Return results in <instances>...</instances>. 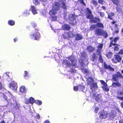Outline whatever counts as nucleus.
I'll return each mask as SVG.
<instances>
[{
  "mask_svg": "<svg viewBox=\"0 0 123 123\" xmlns=\"http://www.w3.org/2000/svg\"><path fill=\"white\" fill-rule=\"evenodd\" d=\"M118 77L116 74L113 75L112 78V79L114 81H117L118 80Z\"/></svg>",
  "mask_w": 123,
  "mask_h": 123,
  "instance_id": "nucleus-30",
  "label": "nucleus"
},
{
  "mask_svg": "<svg viewBox=\"0 0 123 123\" xmlns=\"http://www.w3.org/2000/svg\"><path fill=\"white\" fill-rule=\"evenodd\" d=\"M59 1L60 3L62 4L63 8L65 9L66 8V6L65 5L64 3V0H59Z\"/></svg>",
  "mask_w": 123,
  "mask_h": 123,
  "instance_id": "nucleus-27",
  "label": "nucleus"
},
{
  "mask_svg": "<svg viewBox=\"0 0 123 123\" xmlns=\"http://www.w3.org/2000/svg\"><path fill=\"white\" fill-rule=\"evenodd\" d=\"M97 26L96 25H92L90 27V29L91 30H93L95 29L97 27Z\"/></svg>",
  "mask_w": 123,
  "mask_h": 123,
  "instance_id": "nucleus-41",
  "label": "nucleus"
},
{
  "mask_svg": "<svg viewBox=\"0 0 123 123\" xmlns=\"http://www.w3.org/2000/svg\"><path fill=\"white\" fill-rule=\"evenodd\" d=\"M99 110V108L97 107H96L94 110V112L95 113H97Z\"/></svg>",
  "mask_w": 123,
  "mask_h": 123,
  "instance_id": "nucleus-54",
  "label": "nucleus"
},
{
  "mask_svg": "<svg viewBox=\"0 0 123 123\" xmlns=\"http://www.w3.org/2000/svg\"><path fill=\"white\" fill-rule=\"evenodd\" d=\"M108 115L106 111H102L99 114V117L102 119L106 118L108 117Z\"/></svg>",
  "mask_w": 123,
  "mask_h": 123,
  "instance_id": "nucleus-7",
  "label": "nucleus"
},
{
  "mask_svg": "<svg viewBox=\"0 0 123 123\" xmlns=\"http://www.w3.org/2000/svg\"><path fill=\"white\" fill-rule=\"evenodd\" d=\"M119 123H123V120H121L119 121Z\"/></svg>",
  "mask_w": 123,
  "mask_h": 123,
  "instance_id": "nucleus-64",
  "label": "nucleus"
},
{
  "mask_svg": "<svg viewBox=\"0 0 123 123\" xmlns=\"http://www.w3.org/2000/svg\"><path fill=\"white\" fill-rule=\"evenodd\" d=\"M87 60L84 62L83 60H79V62H80L81 63L83 67L86 66L87 65V63H88V62L87 61Z\"/></svg>",
  "mask_w": 123,
  "mask_h": 123,
  "instance_id": "nucleus-23",
  "label": "nucleus"
},
{
  "mask_svg": "<svg viewBox=\"0 0 123 123\" xmlns=\"http://www.w3.org/2000/svg\"><path fill=\"white\" fill-rule=\"evenodd\" d=\"M35 103L38 105H41L42 104V102L40 100H37L35 101Z\"/></svg>",
  "mask_w": 123,
  "mask_h": 123,
  "instance_id": "nucleus-36",
  "label": "nucleus"
},
{
  "mask_svg": "<svg viewBox=\"0 0 123 123\" xmlns=\"http://www.w3.org/2000/svg\"><path fill=\"white\" fill-rule=\"evenodd\" d=\"M42 13L43 16H45L46 14V12L45 10H43L42 11Z\"/></svg>",
  "mask_w": 123,
  "mask_h": 123,
  "instance_id": "nucleus-52",
  "label": "nucleus"
},
{
  "mask_svg": "<svg viewBox=\"0 0 123 123\" xmlns=\"http://www.w3.org/2000/svg\"><path fill=\"white\" fill-rule=\"evenodd\" d=\"M93 98H95L96 101L98 102H99L101 101V96L100 95H96V94H93Z\"/></svg>",
  "mask_w": 123,
  "mask_h": 123,
  "instance_id": "nucleus-14",
  "label": "nucleus"
},
{
  "mask_svg": "<svg viewBox=\"0 0 123 123\" xmlns=\"http://www.w3.org/2000/svg\"><path fill=\"white\" fill-rule=\"evenodd\" d=\"M80 3L82 4H83L84 5H85V4L83 0H81L80 1Z\"/></svg>",
  "mask_w": 123,
  "mask_h": 123,
  "instance_id": "nucleus-61",
  "label": "nucleus"
},
{
  "mask_svg": "<svg viewBox=\"0 0 123 123\" xmlns=\"http://www.w3.org/2000/svg\"><path fill=\"white\" fill-rule=\"evenodd\" d=\"M33 3L36 5H37L40 4V2L38 0H33Z\"/></svg>",
  "mask_w": 123,
  "mask_h": 123,
  "instance_id": "nucleus-37",
  "label": "nucleus"
},
{
  "mask_svg": "<svg viewBox=\"0 0 123 123\" xmlns=\"http://www.w3.org/2000/svg\"><path fill=\"white\" fill-rule=\"evenodd\" d=\"M118 98L121 100H123V97H118Z\"/></svg>",
  "mask_w": 123,
  "mask_h": 123,
  "instance_id": "nucleus-60",
  "label": "nucleus"
},
{
  "mask_svg": "<svg viewBox=\"0 0 123 123\" xmlns=\"http://www.w3.org/2000/svg\"><path fill=\"white\" fill-rule=\"evenodd\" d=\"M100 82L101 84L103 85L102 88L103 89L106 91H109V89L106 83L103 80H100Z\"/></svg>",
  "mask_w": 123,
  "mask_h": 123,
  "instance_id": "nucleus-10",
  "label": "nucleus"
},
{
  "mask_svg": "<svg viewBox=\"0 0 123 123\" xmlns=\"http://www.w3.org/2000/svg\"><path fill=\"white\" fill-rule=\"evenodd\" d=\"M24 75L25 78L26 79H27L29 76V75L28 74V72L26 71H25Z\"/></svg>",
  "mask_w": 123,
  "mask_h": 123,
  "instance_id": "nucleus-33",
  "label": "nucleus"
},
{
  "mask_svg": "<svg viewBox=\"0 0 123 123\" xmlns=\"http://www.w3.org/2000/svg\"><path fill=\"white\" fill-rule=\"evenodd\" d=\"M30 37L34 40H37L40 37L39 33L36 31L33 32L30 35Z\"/></svg>",
  "mask_w": 123,
  "mask_h": 123,
  "instance_id": "nucleus-6",
  "label": "nucleus"
},
{
  "mask_svg": "<svg viewBox=\"0 0 123 123\" xmlns=\"http://www.w3.org/2000/svg\"><path fill=\"white\" fill-rule=\"evenodd\" d=\"M35 102L34 99L32 97H31L29 99H25V103L27 104H28L30 103L32 104Z\"/></svg>",
  "mask_w": 123,
  "mask_h": 123,
  "instance_id": "nucleus-12",
  "label": "nucleus"
},
{
  "mask_svg": "<svg viewBox=\"0 0 123 123\" xmlns=\"http://www.w3.org/2000/svg\"><path fill=\"white\" fill-rule=\"evenodd\" d=\"M79 90H81L82 91L84 90L85 88V87L83 86L79 85L78 86Z\"/></svg>",
  "mask_w": 123,
  "mask_h": 123,
  "instance_id": "nucleus-32",
  "label": "nucleus"
},
{
  "mask_svg": "<svg viewBox=\"0 0 123 123\" xmlns=\"http://www.w3.org/2000/svg\"><path fill=\"white\" fill-rule=\"evenodd\" d=\"M104 67L105 68L109 69L112 71H114V69L112 68H111L110 65H107L106 63H104Z\"/></svg>",
  "mask_w": 123,
  "mask_h": 123,
  "instance_id": "nucleus-24",
  "label": "nucleus"
},
{
  "mask_svg": "<svg viewBox=\"0 0 123 123\" xmlns=\"http://www.w3.org/2000/svg\"><path fill=\"white\" fill-rule=\"evenodd\" d=\"M30 10L29 9H25L24 12V14L25 15H29L30 13Z\"/></svg>",
  "mask_w": 123,
  "mask_h": 123,
  "instance_id": "nucleus-28",
  "label": "nucleus"
},
{
  "mask_svg": "<svg viewBox=\"0 0 123 123\" xmlns=\"http://www.w3.org/2000/svg\"><path fill=\"white\" fill-rule=\"evenodd\" d=\"M10 74V73L9 72H7L5 74V75H7L8 78L9 77V74Z\"/></svg>",
  "mask_w": 123,
  "mask_h": 123,
  "instance_id": "nucleus-58",
  "label": "nucleus"
},
{
  "mask_svg": "<svg viewBox=\"0 0 123 123\" xmlns=\"http://www.w3.org/2000/svg\"><path fill=\"white\" fill-rule=\"evenodd\" d=\"M121 60V57L118 55H115L114 57L112 59L113 62L115 63H117V62H119Z\"/></svg>",
  "mask_w": 123,
  "mask_h": 123,
  "instance_id": "nucleus-9",
  "label": "nucleus"
},
{
  "mask_svg": "<svg viewBox=\"0 0 123 123\" xmlns=\"http://www.w3.org/2000/svg\"><path fill=\"white\" fill-rule=\"evenodd\" d=\"M30 9L33 14H35L37 13V10L35 6H31Z\"/></svg>",
  "mask_w": 123,
  "mask_h": 123,
  "instance_id": "nucleus-17",
  "label": "nucleus"
},
{
  "mask_svg": "<svg viewBox=\"0 0 123 123\" xmlns=\"http://www.w3.org/2000/svg\"><path fill=\"white\" fill-rule=\"evenodd\" d=\"M95 19L97 21H100V19L96 17L95 18Z\"/></svg>",
  "mask_w": 123,
  "mask_h": 123,
  "instance_id": "nucleus-57",
  "label": "nucleus"
},
{
  "mask_svg": "<svg viewBox=\"0 0 123 123\" xmlns=\"http://www.w3.org/2000/svg\"><path fill=\"white\" fill-rule=\"evenodd\" d=\"M103 46V44H99L98 46V49L97 50V54L98 55H99V60L101 62H102L103 61L101 55V49L102 48Z\"/></svg>",
  "mask_w": 123,
  "mask_h": 123,
  "instance_id": "nucleus-3",
  "label": "nucleus"
},
{
  "mask_svg": "<svg viewBox=\"0 0 123 123\" xmlns=\"http://www.w3.org/2000/svg\"><path fill=\"white\" fill-rule=\"evenodd\" d=\"M82 72L85 74H88L89 73L88 71V70L84 68H82Z\"/></svg>",
  "mask_w": 123,
  "mask_h": 123,
  "instance_id": "nucleus-39",
  "label": "nucleus"
},
{
  "mask_svg": "<svg viewBox=\"0 0 123 123\" xmlns=\"http://www.w3.org/2000/svg\"><path fill=\"white\" fill-rule=\"evenodd\" d=\"M19 91L21 93H25L26 92V90L24 86H21L20 88Z\"/></svg>",
  "mask_w": 123,
  "mask_h": 123,
  "instance_id": "nucleus-19",
  "label": "nucleus"
},
{
  "mask_svg": "<svg viewBox=\"0 0 123 123\" xmlns=\"http://www.w3.org/2000/svg\"><path fill=\"white\" fill-rule=\"evenodd\" d=\"M10 94V96L12 98L10 99L11 103H13L12 101H13V104H12V105L14 107L15 109H18L20 107V105L16 101H14L13 99V98L12 97V94L10 92H8Z\"/></svg>",
  "mask_w": 123,
  "mask_h": 123,
  "instance_id": "nucleus-4",
  "label": "nucleus"
},
{
  "mask_svg": "<svg viewBox=\"0 0 123 123\" xmlns=\"http://www.w3.org/2000/svg\"><path fill=\"white\" fill-rule=\"evenodd\" d=\"M35 115V116L34 117L35 118L38 119H39L40 118V116L37 113H36Z\"/></svg>",
  "mask_w": 123,
  "mask_h": 123,
  "instance_id": "nucleus-48",
  "label": "nucleus"
},
{
  "mask_svg": "<svg viewBox=\"0 0 123 123\" xmlns=\"http://www.w3.org/2000/svg\"><path fill=\"white\" fill-rule=\"evenodd\" d=\"M68 59L71 62V63L68 60H63L62 63L63 65L67 67H69L71 66H76V60L75 59V57L73 56H71L68 57Z\"/></svg>",
  "mask_w": 123,
  "mask_h": 123,
  "instance_id": "nucleus-1",
  "label": "nucleus"
},
{
  "mask_svg": "<svg viewBox=\"0 0 123 123\" xmlns=\"http://www.w3.org/2000/svg\"><path fill=\"white\" fill-rule=\"evenodd\" d=\"M119 48L117 45L115 46L114 48V50L115 51H117L118 50Z\"/></svg>",
  "mask_w": 123,
  "mask_h": 123,
  "instance_id": "nucleus-47",
  "label": "nucleus"
},
{
  "mask_svg": "<svg viewBox=\"0 0 123 123\" xmlns=\"http://www.w3.org/2000/svg\"><path fill=\"white\" fill-rule=\"evenodd\" d=\"M112 53L111 52H109L107 53L106 55V56L109 58H111L112 55Z\"/></svg>",
  "mask_w": 123,
  "mask_h": 123,
  "instance_id": "nucleus-35",
  "label": "nucleus"
},
{
  "mask_svg": "<svg viewBox=\"0 0 123 123\" xmlns=\"http://www.w3.org/2000/svg\"><path fill=\"white\" fill-rule=\"evenodd\" d=\"M2 88V86L1 83L0 82V90H1Z\"/></svg>",
  "mask_w": 123,
  "mask_h": 123,
  "instance_id": "nucleus-59",
  "label": "nucleus"
},
{
  "mask_svg": "<svg viewBox=\"0 0 123 123\" xmlns=\"http://www.w3.org/2000/svg\"><path fill=\"white\" fill-rule=\"evenodd\" d=\"M68 14V17H67V13H65L64 14V17L65 19H68L71 21H73L75 20V16L74 14Z\"/></svg>",
  "mask_w": 123,
  "mask_h": 123,
  "instance_id": "nucleus-5",
  "label": "nucleus"
},
{
  "mask_svg": "<svg viewBox=\"0 0 123 123\" xmlns=\"http://www.w3.org/2000/svg\"><path fill=\"white\" fill-rule=\"evenodd\" d=\"M98 2L99 3L102 4L104 1L103 0H98Z\"/></svg>",
  "mask_w": 123,
  "mask_h": 123,
  "instance_id": "nucleus-55",
  "label": "nucleus"
},
{
  "mask_svg": "<svg viewBox=\"0 0 123 123\" xmlns=\"http://www.w3.org/2000/svg\"><path fill=\"white\" fill-rule=\"evenodd\" d=\"M81 55L82 57L86 58V53L85 51H83L81 53Z\"/></svg>",
  "mask_w": 123,
  "mask_h": 123,
  "instance_id": "nucleus-38",
  "label": "nucleus"
},
{
  "mask_svg": "<svg viewBox=\"0 0 123 123\" xmlns=\"http://www.w3.org/2000/svg\"><path fill=\"white\" fill-rule=\"evenodd\" d=\"M87 9L88 10L89 13L87 14L86 17L88 19L92 18L93 16L92 15V12L89 9L87 8Z\"/></svg>",
  "mask_w": 123,
  "mask_h": 123,
  "instance_id": "nucleus-21",
  "label": "nucleus"
},
{
  "mask_svg": "<svg viewBox=\"0 0 123 123\" xmlns=\"http://www.w3.org/2000/svg\"><path fill=\"white\" fill-rule=\"evenodd\" d=\"M8 24L11 25H14L15 22L12 20H9L8 21Z\"/></svg>",
  "mask_w": 123,
  "mask_h": 123,
  "instance_id": "nucleus-34",
  "label": "nucleus"
},
{
  "mask_svg": "<svg viewBox=\"0 0 123 123\" xmlns=\"http://www.w3.org/2000/svg\"><path fill=\"white\" fill-rule=\"evenodd\" d=\"M87 50L89 52H92L94 50V48L90 46H89L87 47Z\"/></svg>",
  "mask_w": 123,
  "mask_h": 123,
  "instance_id": "nucleus-29",
  "label": "nucleus"
},
{
  "mask_svg": "<svg viewBox=\"0 0 123 123\" xmlns=\"http://www.w3.org/2000/svg\"><path fill=\"white\" fill-rule=\"evenodd\" d=\"M91 2H92L93 5L95 6H96L97 5V1L95 0H92Z\"/></svg>",
  "mask_w": 123,
  "mask_h": 123,
  "instance_id": "nucleus-45",
  "label": "nucleus"
},
{
  "mask_svg": "<svg viewBox=\"0 0 123 123\" xmlns=\"http://www.w3.org/2000/svg\"><path fill=\"white\" fill-rule=\"evenodd\" d=\"M9 87L12 90L16 91L17 87V83L14 81L12 82L9 84Z\"/></svg>",
  "mask_w": 123,
  "mask_h": 123,
  "instance_id": "nucleus-8",
  "label": "nucleus"
},
{
  "mask_svg": "<svg viewBox=\"0 0 123 123\" xmlns=\"http://www.w3.org/2000/svg\"><path fill=\"white\" fill-rule=\"evenodd\" d=\"M52 19L51 20L52 21H55L57 19V17L55 16H53L51 17Z\"/></svg>",
  "mask_w": 123,
  "mask_h": 123,
  "instance_id": "nucleus-44",
  "label": "nucleus"
},
{
  "mask_svg": "<svg viewBox=\"0 0 123 123\" xmlns=\"http://www.w3.org/2000/svg\"><path fill=\"white\" fill-rule=\"evenodd\" d=\"M103 30L101 29L98 28L95 29V34L98 35H102Z\"/></svg>",
  "mask_w": 123,
  "mask_h": 123,
  "instance_id": "nucleus-15",
  "label": "nucleus"
},
{
  "mask_svg": "<svg viewBox=\"0 0 123 123\" xmlns=\"http://www.w3.org/2000/svg\"><path fill=\"white\" fill-rule=\"evenodd\" d=\"M118 77L119 78H123V76L122 75H121L120 72H117V74H116Z\"/></svg>",
  "mask_w": 123,
  "mask_h": 123,
  "instance_id": "nucleus-42",
  "label": "nucleus"
},
{
  "mask_svg": "<svg viewBox=\"0 0 123 123\" xmlns=\"http://www.w3.org/2000/svg\"><path fill=\"white\" fill-rule=\"evenodd\" d=\"M70 71L72 73H75L76 72V70L74 68H71Z\"/></svg>",
  "mask_w": 123,
  "mask_h": 123,
  "instance_id": "nucleus-50",
  "label": "nucleus"
},
{
  "mask_svg": "<svg viewBox=\"0 0 123 123\" xmlns=\"http://www.w3.org/2000/svg\"><path fill=\"white\" fill-rule=\"evenodd\" d=\"M97 26L100 28H103L104 26L103 24L101 22L98 23L96 24Z\"/></svg>",
  "mask_w": 123,
  "mask_h": 123,
  "instance_id": "nucleus-31",
  "label": "nucleus"
},
{
  "mask_svg": "<svg viewBox=\"0 0 123 123\" xmlns=\"http://www.w3.org/2000/svg\"><path fill=\"white\" fill-rule=\"evenodd\" d=\"M75 33L73 31H69L68 33V37L73 38L75 36Z\"/></svg>",
  "mask_w": 123,
  "mask_h": 123,
  "instance_id": "nucleus-16",
  "label": "nucleus"
},
{
  "mask_svg": "<svg viewBox=\"0 0 123 123\" xmlns=\"http://www.w3.org/2000/svg\"><path fill=\"white\" fill-rule=\"evenodd\" d=\"M74 91H77L79 89L78 86H75L74 87Z\"/></svg>",
  "mask_w": 123,
  "mask_h": 123,
  "instance_id": "nucleus-53",
  "label": "nucleus"
},
{
  "mask_svg": "<svg viewBox=\"0 0 123 123\" xmlns=\"http://www.w3.org/2000/svg\"><path fill=\"white\" fill-rule=\"evenodd\" d=\"M44 123H50V122L48 120L45 121Z\"/></svg>",
  "mask_w": 123,
  "mask_h": 123,
  "instance_id": "nucleus-62",
  "label": "nucleus"
},
{
  "mask_svg": "<svg viewBox=\"0 0 123 123\" xmlns=\"http://www.w3.org/2000/svg\"><path fill=\"white\" fill-rule=\"evenodd\" d=\"M57 11H56L55 10H53L52 9V10L49 12V14L51 16H54L57 13Z\"/></svg>",
  "mask_w": 123,
  "mask_h": 123,
  "instance_id": "nucleus-26",
  "label": "nucleus"
},
{
  "mask_svg": "<svg viewBox=\"0 0 123 123\" xmlns=\"http://www.w3.org/2000/svg\"><path fill=\"white\" fill-rule=\"evenodd\" d=\"M75 40H78L82 39L83 37L80 34L77 33L75 34Z\"/></svg>",
  "mask_w": 123,
  "mask_h": 123,
  "instance_id": "nucleus-18",
  "label": "nucleus"
},
{
  "mask_svg": "<svg viewBox=\"0 0 123 123\" xmlns=\"http://www.w3.org/2000/svg\"><path fill=\"white\" fill-rule=\"evenodd\" d=\"M98 13L100 14L101 16L104 17V12H98Z\"/></svg>",
  "mask_w": 123,
  "mask_h": 123,
  "instance_id": "nucleus-51",
  "label": "nucleus"
},
{
  "mask_svg": "<svg viewBox=\"0 0 123 123\" xmlns=\"http://www.w3.org/2000/svg\"><path fill=\"white\" fill-rule=\"evenodd\" d=\"M62 29L63 30H67L70 29V27L68 25L65 24L62 26Z\"/></svg>",
  "mask_w": 123,
  "mask_h": 123,
  "instance_id": "nucleus-20",
  "label": "nucleus"
},
{
  "mask_svg": "<svg viewBox=\"0 0 123 123\" xmlns=\"http://www.w3.org/2000/svg\"><path fill=\"white\" fill-rule=\"evenodd\" d=\"M52 9L58 11L59 9V4L58 3L55 2L53 5Z\"/></svg>",
  "mask_w": 123,
  "mask_h": 123,
  "instance_id": "nucleus-13",
  "label": "nucleus"
},
{
  "mask_svg": "<svg viewBox=\"0 0 123 123\" xmlns=\"http://www.w3.org/2000/svg\"><path fill=\"white\" fill-rule=\"evenodd\" d=\"M119 54H123V50H121L119 52Z\"/></svg>",
  "mask_w": 123,
  "mask_h": 123,
  "instance_id": "nucleus-56",
  "label": "nucleus"
},
{
  "mask_svg": "<svg viewBox=\"0 0 123 123\" xmlns=\"http://www.w3.org/2000/svg\"><path fill=\"white\" fill-rule=\"evenodd\" d=\"M108 117L111 119H114L115 118L116 116V113L114 111L112 110L110 113L108 114Z\"/></svg>",
  "mask_w": 123,
  "mask_h": 123,
  "instance_id": "nucleus-11",
  "label": "nucleus"
},
{
  "mask_svg": "<svg viewBox=\"0 0 123 123\" xmlns=\"http://www.w3.org/2000/svg\"><path fill=\"white\" fill-rule=\"evenodd\" d=\"M102 35L105 37V38H106L108 36V35L106 32L104 31H103V34H102Z\"/></svg>",
  "mask_w": 123,
  "mask_h": 123,
  "instance_id": "nucleus-43",
  "label": "nucleus"
},
{
  "mask_svg": "<svg viewBox=\"0 0 123 123\" xmlns=\"http://www.w3.org/2000/svg\"><path fill=\"white\" fill-rule=\"evenodd\" d=\"M114 15V14L113 13H111L108 14V17L110 19H112V16H113Z\"/></svg>",
  "mask_w": 123,
  "mask_h": 123,
  "instance_id": "nucleus-40",
  "label": "nucleus"
},
{
  "mask_svg": "<svg viewBox=\"0 0 123 123\" xmlns=\"http://www.w3.org/2000/svg\"><path fill=\"white\" fill-rule=\"evenodd\" d=\"M3 98L4 99L6 100L7 101V102H8L9 101H8V100H9V101L11 102V100L10 99H11V98L10 100H9V99H8V100L7 99V98L6 97V96L5 95H3Z\"/></svg>",
  "mask_w": 123,
  "mask_h": 123,
  "instance_id": "nucleus-46",
  "label": "nucleus"
},
{
  "mask_svg": "<svg viewBox=\"0 0 123 123\" xmlns=\"http://www.w3.org/2000/svg\"><path fill=\"white\" fill-rule=\"evenodd\" d=\"M118 37H115L114 40L112 41L111 44L110 46V47H111L112 46V45H115V43H113V42L115 43H116L117 42V41L118 40Z\"/></svg>",
  "mask_w": 123,
  "mask_h": 123,
  "instance_id": "nucleus-25",
  "label": "nucleus"
},
{
  "mask_svg": "<svg viewBox=\"0 0 123 123\" xmlns=\"http://www.w3.org/2000/svg\"><path fill=\"white\" fill-rule=\"evenodd\" d=\"M93 81V79L91 77H89L86 80L88 84L91 86V89H92V88H96L97 86V84L94 83Z\"/></svg>",
  "mask_w": 123,
  "mask_h": 123,
  "instance_id": "nucleus-2",
  "label": "nucleus"
},
{
  "mask_svg": "<svg viewBox=\"0 0 123 123\" xmlns=\"http://www.w3.org/2000/svg\"><path fill=\"white\" fill-rule=\"evenodd\" d=\"M32 25L33 27H35V26L36 25V24L34 23H32Z\"/></svg>",
  "mask_w": 123,
  "mask_h": 123,
  "instance_id": "nucleus-63",
  "label": "nucleus"
},
{
  "mask_svg": "<svg viewBox=\"0 0 123 123\" xmlns=\"http://www.w3.org/2000/svg\"><path fill=\"white\" fill-rule=\"evenodd\" d=\"M112 86L114 87H120L121 86V84L118 82H113Z\"/></svg>",
  "mask_w": 123,
  "mask_h": 123,
  "instance_id": "nucleus-22",
  "label": "nucleus"
},
{
  "mask_svg": "<svg viewBox=\"0 0 123 123\" xmlns=\"http://www.w3.org/2000/svg\"><path fill=\"white\" fill-rule=\"evenodd\" d=\"M112 1L113 3L116 4H117L118 3V1L117 0H112Z\"/></svg>",
  "mask_w": 123,
  "mask_h": 123,
  "instance_id": "nucleus-49",
  "label": "nucleus"
}]
</instances>
